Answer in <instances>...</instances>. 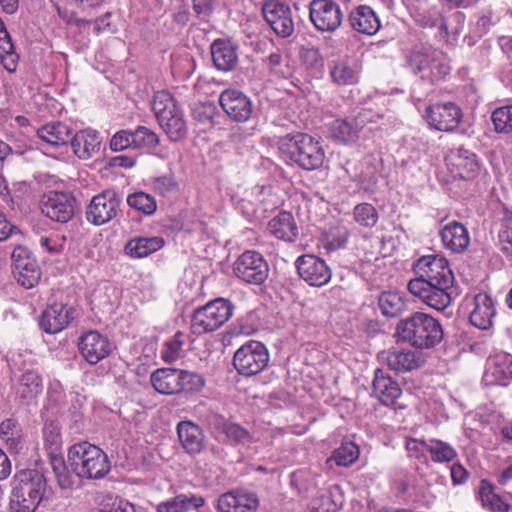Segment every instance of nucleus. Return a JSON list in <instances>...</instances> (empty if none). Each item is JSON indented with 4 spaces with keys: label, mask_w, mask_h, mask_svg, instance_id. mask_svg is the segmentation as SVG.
Here are the masks:
<instances>
[{
    "label": "nucleus",
    "mask_w": 512,
    "mask_h": 512,
    "mask_svg": "<svg viewBox=\"0 0 512 512\" xmlns=\"http://www.w3.org/2000/svg\"><path fill=\"white\" fill-rule=\"evenodd\" d=\"M398 341L418 349L435 347L443 339L440 322L424 312H414L401 319L395 329Z\"/></svg>",
    "instance_id": "1"
},
{
    "label": "nucleus",
    "mask_w": 512,
    "mask_h": 512,
    "mask_svg": "<svg viewBox=\"0 0 512 512\" xmlns=\"http://www.w3.org/2000/svg\"><path fill=\"white\" fill-rule=\"evenodd\" d=\"M47 488L43 473L36 469L21 470L14 476L10 496L12 512H34Z\"/></svg>",
    "instance_id": "2"
},
{
    "label": "nucleus",
    "mask_w": 512,
    "mask_h": 512,
    "mask_svg": "<svg viewBox=\"0 0 512 512\" xmlns=\"http://www.w3.org/2000/svg\"><path fill=\"white\" fill-rule=\"evenodd\" d=\"M152 111L171 142H179L187 137L189 128L185 113L172 94L164 90L156 92Z\"/></svg>",
    "instance_id": "3"
},
{
    "label": "nucleus",
    "mask_w": 512,
    "mask_h": 512,
    "mask_svg": "<svg viewBox=\"0 0 512 512\" xmlns=\"http://www.w3.org/2000/svg\"><path fill=\"white\" fill-rule=\"evenodd\" d=\"M280 150L287 159L307 171L321 168L326 158L321 141L306 133L285 136Z\"/></svg>",
    "instance_id": "4"
},
{
    "label": "nucleus",
    "mask_w": 512,
    "mask_h": 512,
    "mask_svg": "<svg viewBox=\"0 0 512 512\" xmlns=\"http://www.w3.org/2000/svg\"><path fill=\"white\" fill-rule=\"evenodd\" d=\"M68 463L80 478L101 479L110 471L107 455L87 441L75 443L69 448Z\"/></svg>",
    "instance_id": "5"
},
{
    "label": "nucleus",
    "mask_w": 512,
    "mask_h": 512,
    "mask_svg": "<svg viewBox=\"0 0 512 512\" xmlns=\"http://www.w3.org/2000/svg\"><path fill=\"white\" fill-rule=\"evenodd\" d=\"M407 64L415 73L431 79L444 78L450 71L446 55L431 46H416L407 56Z\"/></svg>",
    "instance_id": "6"
},
{
    "label": "nucleus",
    "mask_w": 512,
    "mask_h": 512,
    "mask_svg": "<svg viewBox=\"0 0 512 512\" xmlns=\"http://www.w3.org/2000/svg\"><path fill=\"white\" fill-rule=\"evenodd\" d=\"M234 306L224 298H217L196 309L191 320L194 334L212 332L224 325L232 316Z\"/></svg>",
    "instance_id": "7"
},
{
    "label": "nucleus",
    "mask_w": 512,
    "mask_h": 512,
    "mask_svg": "<svg viewBox=\"0 0 512 512\" xmlns=\"http://www.w3.org/2000/svg\"><path fill=\"white\" fill-rule=\"evenodd\" d=\"M409 292L422 303L437 311L448 308L458 296L456 285H442L422 279H412L408 282Z\"/></svg>",
    "instance_id": "8"
},
{
    "label": "nucleus",
    "mask_w": 512,
    "mask_h": 512,
    "mask_svg": "<svg viewBox=\"0 0 512 512\" xmlns=\"http://www.w3.org/2000/svg\"><path fill=\"white\" fill-rule=\"evenodd\" d=\"M269 359L268 349L263 343L249 340L234 353L233 366L240 375L252 377L268 366Z\"/></svg>",
    "instance_id": "9"
},
{
    "label": "nucleus",
    "mask_w": 512,
    "mask_h": 512,
    "mask_svg": "<svg viewBox=\"0 0 512 512\" xmlns=\"http://www.w3.org/2000/svg\"><path fill=\"white\" fill-rule=\"evenodd\" d=\"M380 115L372 110H361L352 120L335 119L328 125L330 136L343 144H353L368 123H375Z\"/></svg>",
    "instance_id": "10"
},
{
    "label": "nucleus",
    "mask_w": 512,
    "mask_h": 512,
    "mask_svg": "<svg viewBox=\"0 0 512 512\" xmlns=\"http://www.w3.org/2000/svg\"><path fill=\"white\" fill-rule=\"evenodd\" d=\"M233 272L245 283L260 285L268 278L269 265L261 253L247 250L234 262Z\"/></svg>",
    "instance_id": "11"
},
{
    "label": "nucleus",
    "mask_w": 512,
    "mask_h": 512,
    "mask_svg": "<svg viewBox=\"0 0 512 512\" xmlns=\"http://www.w3.org/2000/svg\"><path fill=\"white\" fill-rule=\"evenodd\" d=\"M121 199L115 190L107 189L95 195L86 209L89 223L100 226L116 217Z\"/></svg>",
    "instance_id": "12"
},
{
    "label": "nucleus",
    "mask_w": 512,
    "mask_h": 512,
    "mask_svg": "<svg viewBox=\"0 0 512 512\" xmlns=\"http://www.w3.org/2000/svg\"><path fill=\"white\" fill-rule=\"evenodd\" d=\"M11 258L16 281L26 289L36 286L41 278V269L31 252L25 247L17 246Z\"/></svg>",
    "instance_id": "13"
},
{
    "label": "nucleus",
    "mask_w": 512,
    "mask_h": 512,
    "mask_svg": "<svg viewBox=\"0 0 512 512\" xmlns=\"http://www.w3.org/2000/svg\"><path fill=\"white\" fill-rule=\"evenodd\" d=\"M309 18L320 32H334L342 24L343 13L333 0H312L309 4Z\"/></svg>",
    "instance_id": "14"
},
{
    "label": "nucleus",
    "mask_w": 512,
    "mask_h": 512,
    "mask_svg": "<svg viewBox=\"0 0 512 512\" xmlns=\"http://www.w3.org/2000/svg\"><path fill=\"white\" fill-rule=\"evenodd\" d=\"M416 279L442 285H455V277L446 258L439 255L421 257L415 266Z\"/></svg>",
    "instance_id": "15"
},
{
    "label": "nucleus",
    "mask_w": 512,
    "mask_h": 512,
    "mask_svg": "<svg viewBox=\"0 0 512 512\" xmlns=\"http://www.w3.org/2000/svg\"><path fill=\"white\" fill-rule=\"evenodd\" d=\"M424 116L431 128L450 132L458 127L463 114L453 102H438L426 107Z\"/></svg>",
    "instance_id": "16"
},
{
    "label": "nucleus",
    "mask_w": 512,
    "mask_h": 512,
    "mask_svg": "<svg viewBox=\"0 0 512 512\" xmlns=\"http://www.w3.org/2000/svg\"><path fill=\"white\" fill-rule=\"evenodd\" d=\"M262 13L267 24L280 37H290L294 32L292 11L288 4L277 0H268L263 4Z\"/></svg>",
    "instance_id": "17"
},
{
    "label": "nucleus",
    "mask_w": 512,
    "mask_h": 512,
    "mask_svg": "<svg viewBox=\"0 0 512 512\" xmlns=\"http://www.w3.org/2000/svg\"><path fill=\"white\" fill-rule=\"evenodd\" d=\"M42 213L52 221L67 223L75 212V199L64 192H49L41 200Z\"/></svg>",
    "instance_id": "18"
},
{
    "label": "nucleus",
    "mask_w": 512,
    "mask_h": 512,
    "mask_svg": "<svg viewBox=\"0 0 512 512\" xmlns=\"http://www.w3.org/2000/svg\"><path fill=\"white\" fill-rule=\"evenodd\" d=\"M219 103L226 115L235 122H247L253 113L251 99L237 89H225L219 96Z\"/></svg>",
    "instance_id": "19"
},
{
    "label": "nucleus",
    "mask_w": 512,
    "mask_h": 512,
    "mask_svg": "<svg viewBox=\"0 0 512 512\" xmlns=\"http://www.w3.org/2000/svg\"><path fill=\"white\" fill-rule=\"evenodd\" d=\"M296 267L299 276L311 286L321 287L331 279V271L324 260L312 254L297 258Z\"/></svg>",
    "instance_id": "20"
},
{
    "label": "nucleus",
    "mask_w": 512,
    "mask_h": 512,
    "mask_svg": "<svg viewBox=\"0 0 512 512\" xmlns=\"http://www.w3.org/2000/svg\"><path fill=\"white\" fill-rule=\"evenodd\" d=\"M483 381L488 386H507L512 381V355L499 352L489 356Z\"/></svg>",
    "instance_id": "21"
},
{
    "label": "nucleus",
    "mask_w": 512,
    "mask_h": 512,
    "mask_svg": "<svg viewBox=\"0 0 512 512\" xmlns=\"http://www.w3.org/2000/svg\"><path fill=\"white\" fill-rule=\"evenodd\" d=\"M75 311L63 303H53L42 313L40 327L49 334H56L65 329L72 319Z\"/></svg>",
    "instance_id": "22"
},
{
    "label": "nucleus",
    "mask_w": 512,
    "mask_h": 512,
    "mask_svg": "<svg viewBox=\"0 0 512 512\" xmlns=\"http://www.w3.org/2000/svg\"><path fill=\"white\" fill-rule=\"evenodd\" d=\"M83 358L90 364H96L110 353L109 340L97 331H89L81 336L78 343Z\"/></svg>",
    "instance_id": "23"
},
{
    "label": "nucleus",
    "mask_w": 512,
    "mask_h": 512,
    "mask_svg": "<svg viewBox=\"0 0 512 512\" xmlns=\"http://www.w3.org/2000/svg\"><path fill=\"white\" fill-rule=\"evenodd\" d=\"M258 507V498L252 492L243 490L229 491L217 500L218 512H254Z\"/></svg>",
    "instance_id": "24"
},
{
    "label": "nucleus",
    "mask_w": 512,
    "mask_h": 512,
    "mask_svg": "<svg viewBox=\"0 0 512 512\" xmlns=\"http://www.w3.org/2000/svg\"><path fill=\"white\" fill-rule=\"evenodd\" d=\"M177 435L181 447L190 456L200 454L206 447L203 430L192 421H180L177 424Z\"/></svg>",
    "instance_id": "25"
},
{
    "label": "nucleus",
    "mask_w": 512,
    "mask_h": 512,
    "mask_svg": "<svg viewBox=\"0 0 512 512\" xmlns=\"http://www.w3.org/2000/svg\"><path fill=\"white\" fill-rule=\"evenodd\" d=\"M360 66L352 59H336L329 63V76L339 87L355 85L360 80Z\"/></svg>",
    "instance_id": "26"
},
{
    "label": "nucleus",
    "mask_w": 512,
    "mask_h": 512,
    "mask_svg": "<svg viewBox=\"0 0 512 512\" xmlns=\"http://www.w3.org/2000/svg\"><path fill=\"white\" fill-rule=\"evenodd\" d=\"M348 23L353 30L365 35H374L381 27L379 17L367 5H359L352 9L348 16Z\"/></svg>",
    "instance_id": "27"
},
{
    "label": "nucleus",
    "mask_w": 512,
    "mask_h": 512,
    "mask_svg": "<svg viewBox=\"0 0 512 512\" xmlns=\"http://www.w3.org/2000/svg\"><path fill=\"white\" fill-rule=\"evenodd\" d=\"M384 359L387 366L398 373L418 369L425 361L421 352L410 349L389 351L385 354Z\"/></svg>",
    "instance_id": "28"
},
{
    "label": "nucleus",
    "mask_w": 512,
    "mask_h": 512,
    "mask_svg": "<svg viewBox=\"0 0 512 512\" xmlns=\"http://www.w3.org/2000/svg\"><path fill=\"white\" fill-rule=\"evenodd\" d=\"M447 161L451 171L462 179L473 178L479 169L476 154L464 148L451 151Z\"/></svg>",
    "instance_id": "29"
},
{
    "label": "nucleus",
    "mask_w": 512,
    "mask_h": 512,
    "mask_svg": "<svg viewBox=\"0 0 512 512\" xmlns=\"http://www.w3.org/2000/svg\"><path fill=\"white\" fill-rule=\"evenodd\" d=\"M372 390L375 397L386 406L393 405L402 393L399 384L382 369L374 372Z\"/></svg>",
    "instance_id": "30"
},
{
    "label": "nucleus",
    "mask_w": 512,
    "mask_h": 512,
    "mask_svg": "<svg viewBox=\"0 0 512 512\" xmlns=\"http://www.w3.org/2000/svg\"><path fill=\"white\" fill-rule=\"evenodd\" d=\"M74 154L83 160L90 159L100 150L101 137L93 129L78 131L70 140Z\"/></svg>",
    "instance_id": "31"
},
{
    "label": "nucleus",
    "mask_w": 512,
    "mask_h": 512,
    "mask_svg": "<svg viewBox=\"0 0 512 512\" xmlns=\"http://www.w3.org/2000/svg\"><path fill=\"white\" fill-rule=\"evenodd\" d=\"M440 235L444 247L455 253L465 251L470 244L467 228L458 221H452L443 226Z\"/></svg>",
    "instance_id": "32"
},
{
    "label": "nucleus",
    "mask_w": 512,
    "mask_h": 512,
    "mask_svg": "<svg viewBox=\"0 0 512 512\" xmlns=\"http://www.w3.org/2000/svg\"><path fill=\"white\" fill-rule=\"evenodd\" d=\"M495 316L492 299L486 293H479L473 299V309L470 312V323L482 330L489 329Z\"/></svg>",
    "instance_id": "33"
},
{
    "label": "nucleus",
    "mask_w": 512,
    "mask_h": 512,
    "mask_svg": "<svg viewBox=\"0 0 512 512\" xmlns=\"http://www.w3.org/2000/svg\"><path fill=\"white\" fill-rule=\"evenodd\" d=\"M210 50L213 64L218 70L228 72L237 66V49L229 40L216 39Z\"/></svg>",
    "instance_id": "34"
},
{
    "label": "nucleus",
    "mask_w": 512,
    "mask_h": 512,
    "mask_svg": "<svg viewBox=\"0 0 512 512\" xmlns=\"http://www.w3.org/2000/svg\"><path fill=\"white\" fill-rule=\"evenodd\" d=\"M42 391V377L38 369L34 367L25 369L17 379V396L26 402H30L36 399Z\"/></svg>",
    "instance_id": "35"
},
{
    "label": "nucleus",
    "mask_w": 512,
    "mask_h": 512,
    "mask_svg": "<svg viewBox=\"0 0 512 512\" xmlns=\"http://www.w3.org/2000/svg\"><path fill=\"white\" fill-rule=\"evenodd\" d=\"M164 245L165 241L160 236L134 237L126 243L124 251L130 258L141 259L157 252Z\"/></svg>",
    "instance_id": "36"
},
{
    "label": "nucleus",
    "mask_w": 512,
    "mask_h": 512,
    "mask_svg": "<svg viewBox=\"0 0 512 512\" xmlns=\"http://www.w3.org/2000/svg\"><path fill=\"white\" fill-rule=\"evenodd\" d=\"M267 229L276 238L287 242L294 241L298 236V227L293 215L289 212H281L273 217Z\"/></svg>",
    "instance_id": "37"
},
{
    "label": "nucleus",
    "mask_w": 512,
    "mask_h": 512,
    "mask_svg": "<svg viewBox=\"0 0 512 512\" xmlns=\"http://www.w3.org/2000/svg\"><path fill=\"white\" fill-rule=\"evenodd\" d=\"M154 389L161 394H176L181 392L179 385V369L160 368L151 375Z\"/></svg>",
    "instance_id": "38"
},
{
    "label": "nucleus",
    "mask_w": 512,
    "mask_h": 512,
    "mask_svg": "<svg viewBox=\"0 0 512 512\" xmlns=\"http://www.w3.org/2000/svg\"><path fill=\"white\" fill-rule=\"evenodd\" d=\"M205 503L203 497L194 494H179L156 506L157 512H189L198 509Z\"/></svg>",
    "instance_id": "39"
},
{
    "label": "nucleus",
    "mask_w": 512,
    "mask_h": 512,
    "mask_svg": "<svg viewBox=\"0 0 512 512\" xmlns=\"http://www.w3.org/2000/svg\"><path fill=\"white\" fill-rule=\"evenodd\" d=\"M70 135V127L62 122H51L37 130V136L52 147L66 145Z\"/></svg>",
    "instance_id": "40"
},
{
    "label": "nucleus",
    "mask_w": 512,
    "mask_h": 512,
    "mask_svg": "<svg viewBox=\"0 0 512 512\" xmlns=\"http://www.w3.org/2000/svg\"><path fill=\"white\" fill-rule=\"evenodd\" d=\"M478 498L484 508L492 512H510L511 505L495 493L494 487L486 480L481 481Z\"/></svg>",
    "instance_id": "41"
},
{
    "label": "nucleus",
    "mask_w": 512,
    "mask_h": 512,
    "mask_svg": "<svg viewBox=\"0 0 512 512\" xmlns=\"http://www.w3.org/2000/svg\"><path fill=\"white\" fill-rule=\"evenodd\" d=\"M341 505L340 489L333 485L311 501L310 512H337Z\"/></svg>",
    "instance_id": "42"
},
{
    "label": "nucleus",
    "mask_w": 512,
    "mask_h": 512,
    "mask_svg": "<svg viewBox=\"0 0 512 512\" xmlns=\"http://www.w3.org/2000/svg\"><path fill=\"white\" fill-rule=\"evenodd\" d=\"M378 307L383 316L393 318L406 309V303L400 293L385 291L378 298Z\"/></svg>",
    "instance_id": "43"
},
{
    "label": "nucleus",
    "mask_w": 512,
    "mask_h": 512,
    "mask_svg": "<svg viewBox=\"0 0 512 512\" xmlns=\"http://www.w3.org/2000/svg\"><path fill=\"white\" fill-rule=\"evenodd\" d=\"M22 428L14 419H6L0 424V439L9 449L17 451L22 442Z\"/></svg>",
    "instance_id": "44"
},
{
    "label": "nucleus",
    "mask_w": 512,
    "mask_h": 512,
    "mask_svg": "<svg viewBox=\"0 0 512 512\" xmlns=\"http://www.w3.org/2000/svg\"><path fill=\"white\" fill-rule=\"evenodd\" d=\"M428 453L435 463H448L457 458L456 449L447 442L439 439L428 440Z\"/></svg>",
    "instance_id": "45"
},
{
    "label": "nucleus",
    "mask_w": 512,
    "mask_h": 512,
    "mask_svg": "<svg viewBox=\"0 0 512 512\" xmlns=\"http://www.w3.org/2000/svg\"><path fill=\"white\" fill-rule=\"evenodd\" d=\"M353 219L360 227L372 229L379 220V213L372 204L364 202L354 207Z\"/></svg>",
    "instance_id": "46"
},
{
    "label": "nucleus",
    "mask_w": 512,
    "mask_h": 512,
    "mask_svg": "<svg viewBox=\"0 0 512 512\" xmlns=\"http://www.w3.org/2000/svg\"><path fill=\"white\" fill-rule=\"evenodd\" d=\"M360 455L359 447L352 441H343L341 445L333 451L331 459L338 466L348 467L352 465Z\"/></svg>",
    "instance_id": "47"
},
{
    "label": "nucleus",
    "mask_w": 512,
    "mask_h": 512,
    "mask_svg": "<svg viewBox=\"0 0 512 512\" xmlns=\"http://www.w3.org/2000/svg\"><path fill=\"white\" fill-rule=\"evenodd\" d=\"M131 132L133 149H152L160 143L158 134L145 126H139Z\"/></svg>",
    "instance_id": "48"
},
{
    "label": "nucleus",
    "mask_w": 512,
    "mask_h": 512,
    "mask_svg": "<svg viewBox=\"0 0 512 512\" xmlns=\"http://www.w3.org/2000/svg\"><path fill=\"white\" fill-rule=\"evenodd\" d=\"M127 204L145 215H152L156 212L157 202L153 196L139 191L128 195Z\"/></svg>",
    "instance_id": "49"
},
{
    "label": "nucleus",
    "mask_w": 512,
    "mask_h": 512,
    "mask_svg": "<svg viewBox=\"0 0 512 512\" xmlns=\"http://www.w3.org/2000/svg\"><path fill=\"white\" fill-rule=\"evenodd\" d=\"M42 434L44 448L48 454L60 453L63 441L59 425L54 422L46 423Z\"/></svg>",
    "instance_id": "50"
},
{
    "label": "nucleus",
    "mask_w": 512,
    "mask_h": 512,
    "mask_svg": "<svg viewBox=\"0 0 512 512\" xmlns=\"http://www.w3.org/2000/svg\"><path fill=\"white\" fill-rule=\"evenodd\" d=\"M491 121L496 133H512V105L496 108L491 114Z\"/></svg>",
    "instance_id": "51"
},
{
    "label": "nucleus",
    "mask_w": 512,
    "mask_h": 512,
    "mask_svg": "<svg viewBox=\"0 0 512 512\" xmlns=\"http://www.w3.org/2000/svg\"><path fill=\"white\" fill-rule=\"evenodd\" d=\"M184 345V334L178 331L171 339L167 340L163 344L161 351V357L166 363H172L176 361L183 350Z\"/></svg>",
    "instance_id": "52"
},
{
    "label": "nucleus",
    "mask_w": 512,
    "mask_h": 512,
    "mask_svg": "<svg viewBox=\"0 0 512 512\" xmlns=\"http://www.w3.org/2000/svg\"><path fill=\"white\" fill-rule=\"evenodd\" d=\"M205 384L204 378L195 372L179 370V385L181 391H199Z\"/></svg>",
    "instance_id": "53"
},
{
    "label": "nucleus",
    "mask_w": 512,
    "mask_h": 512,
    "mask_svg": "<svg viewBox=\"0 0 512 512\" xmlns=\"http://www.w3.org/2000/svg\"><path fill=\"white\" fill-rule=\"evenodd\" d=\"M53 471L58 479V483L62 488L70 486V478L66 471V466L63 457L60 453L48 454Z\"/></svg>",
    "instance_id": "54"
},
{
    "label": "nucleus",
    "mask_w": 512,
    "mask_h": 512,
    "mask_svg": "<svg viewBox=\"0 0 512 512\" xmlns=\"http://www.w3.org/2000/svg\"><path fill=\"white\" fill-rule=\"evenodd\" d=\"M223 432L230 441L235 443H244L249 439L248 431L235 423H224Z\"/></svg>",
    "instance_id": "55"
},
{
    "label": "nucleus",
    "mask_w": 512,
    "mask_h": 512,
    "mask_svg": "<svg viewBox=\"0 0 512 512\" xmlns=\"http://www.w3.org/2000/svg\"><path fill=\"white\" fill-rule=\"evenodd\" d=\"M177 182L172 175H163L153 181L154 190L162 196H168L177 189Z\"/></svg>",
    "instance_id": "56"
},
{
    "label": "nucleus",
    "mask_w": 512,
    "mask_h": 512,
    "mask_svg": "<svg viewBox=\"0 0 512 512\" xmlns=\"http://www.w3.org/2000/svg\"><path fill=\"white\" fill-rule=\"evenodd\" d=\"M132 132L127 130H121L115 133L110 140L111 150L118 152L128 148H133L131 142Z\"/></svg>",
    "instance_id": "57"
},
{
    "label": "nucleus",
    "mask_w": 512,
    "mask_h": 512,
    "mask_svg": "<svg viewBox=\"0 0 512 512\" xmlns=\"http://www.w3.org/2000/svg\"><path fill=\"white\" fill-rule=\"evenodd\" d=\"M406 450L408 452V456L411 458H424L425 453L428 452V440H420L416 438H411L406 441Z\"/></svg>",
    "instance_id": "58"
},
{
    "label": "nucleus",
    "mask_w": 512,
    "mask_h": 512,
    "mask_svg": "<svg viewBox=\"0 0 512 512\" xmlns=\"http://www.w3.org/2000/svg\"><path fill=\"white\" fill-rule=\"evenodd\" d=\"M415 20L422 27H434L438 23H440L441 28L446 29V25L444 23V20L441 17V14L439 13L438 10H435V9L430 10L427 13L419 14L415 18Z\"/></svg>",
    "instance_id": "59"
},
{
    "label": "nucleus",
    "mask_w": 512,
    "mask_h": 512,
    "mask_svg": "<svg viewBox=\"0 0 512 512\" xmlns=\"http://www.w3.org/2000/svg\"><path fill=\"white\" fill-rule=\"evenodd\" d=\"M0 61L6 71L14 73L19 61V56L15 52V47L10 51H0Z\"/></svg>",
    "instance_id": "60"
},
{
    "label": "nucleus",
    "mask_w": 512,
    "mask_h": 512,
    "mask_svg": "<svg viewBox=\"0 0 512 512\" xmlns=\"http://www.w3.org/2000/svg\"><path fill=\"white\" fill-rule=\"evenodd\" d=\"M267 67L271 72L275 74H279L281 76H286L285 71L282 69V56L280 53L275 52L271 53L265 60Z\"/></svg>",
    "instance_id": "61"
},
{
    "label": "nucleus",
    "mask_w": 512,
    "mask_h": 512,
    "mask_svg": "<svg viewBox=\"0 0 512 512\" xmlns=\"http://www.w3.org/2000/svg\"><path fill=\"white\" fill-rule=\"evenodd\" d=\"M499 243L501 250L507 255L512 256V229L505 228L499 232Z\"/></svg>",
    "instance_id": "62"
},
{
    "label": "nucleus",
    "mask_w": 512,
    "mask_h": 512,
    "mask_svg": "<svg viewBox=\"0 0 512 512\" xmlns=\"http://www.w3.org/2000/svg\"><path fill=\"white\" fill-rule=\"evenodd\" d=\"M468 478L467 470L458 463H455L451 467V479L453 484L460 485L466 482Z\"/></svg>",
    "instance_id": "63"
},
{
    "label": "nucleus",
    "mask_w": 512,
    "mask_h": 512,
    "mask_svg": "<svg viewBox=\"0 0 512 512\" xmlns=\"http://www.w3.org/2000/svg\"><path fill=\"white\" fill-rule=\"evenodd\" d=\"M193 10L199 16H209L213 11L212 0H192Z\"/></svg>",
    "instance_id": "64"
}]
</instances>
